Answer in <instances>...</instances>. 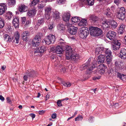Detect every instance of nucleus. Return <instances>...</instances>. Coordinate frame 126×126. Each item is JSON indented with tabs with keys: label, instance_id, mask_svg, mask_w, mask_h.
<instances>
[{
	"label": "nucleus",
	"instance_id": "f257e3e1",
	"mask_svg": "<svg viewBox=\"0 0 126 126\" xmlns=\"http://www.w3.org/2000/svg\"><path fill=\"white\" fill-rule=\"evenodd\" d=\"M65 48L66 59H71L73 61H77L79 59V55L75 53L72 54L73 50L70 46H66Z\"/></svg>",
	"mask_w": 126,
	"mask_h": 126
},
{
	"label": "nucleus",
	"instance_id": "f03ea898",
	"mask_svg": "<svg viewBox=\"0 0 126 126\" xmlns=\"http://www.w3.org/2000/svg\"><path fill=\"white\" fill-rule=\"evenodd\" d=\"M93 59L92 57L90 58L86 63L81 66L80 69L81 70H83L87 69L86 73L90 74L91 73V71L93 70V68L95 67V63H93L92 62V60H93Z\"/></svg>",
	"mask_w": 126,
	"mask_h": 126
},
{
	"label": "nucleus",
	"instance_id": "7ed1b4c3",
	"mask_svg": "<svg viewBox=\"0 0 126 126\" xmlns=\"http://www.w3.org/2000/svg\"><path fill=\"white\" fill-rule=\"evenodd\" d=\"M104 49L103 47H100L96 48L95 50V55H98L99 54L98 56L97 61L98 64L103 63L104 62L105 57L104 55L102 54L103 53Z\"/></svg>",
	"mask_w": 126,
	"mask_h": 126
},
{
	"label": "nucleus",
	"instance_id": "20e7f679",
	"mask_svg": "<svg viewBox=\"0 0 126 126\" xmlns=\"http://www.w3.org/2000/svg\"><path fill=\"white\" fill-rule=\"evenodd\" d=\"M4 40L6 42H9L11 41L13 43L15 42L16 43H18L19 42V39L20 35L18 32L16 33L14 37L12 39L10 36L8 34H5L4 35Z\"/></svg>",
	"mask_w": 126,
	"mask_h": 126
},
{
	"label": "nucleus",
	"instance_id": "39448f33",
	"mask_svg": "<svg viewBox=\"0 0 126 126\" xmlns=\"http://www.w3.org/2000/svg\"><path fill=\"white\" fill-rule=\"evenodd\" d=\"M89 34L88 28L86 27H82L79 29V32L80 37L82 39H85Z\"/></svg>",
	"mask_w": 126,
	"mask_h": 126
},
{
	"label": "nucleus",
	"instance_id": "423d86ee",
	"mask_svg": "<svg viewBox=\"0 0 126 126\" xmlns=\"http://www.w3.org/2000/svg\"><path fill=\"white\" fill-rule=\"evenodd\" d=\"M125 9L124 7L118 8L116 16L119 19L123 20L125 19Z\"/></svg>",
	"mask_w": 126,
	"mask_h": 126
},
{
	"label": "nucleus",
	"instance_id": "0eeeda50",
	"mask_svg": "<svg viewBox=\"0 0 126 126\" xmlns=\"http://www.w3.org/2000/svg\"><path fill=\"white\" fill-rule=\"evenodd\" d=\"M55 40V38L54 35L50 34L47 36L44 40L46 43L47 45H49L53 43Z\"/></svg>",
	"mask_w": 126,
	"mask_h": 126
},
{
	"label": "nucleus",
	"instance_id": "6e6552de",
	"mask_svg": "<svg viewBox=\"0 0 126 126\" xmlns=\"http://www.w3.org/2000/svg\"><path fill=\"white\" fill-rule=\"evenodd\" d=\"M42 33H40L39 35H36L32 41L33 46L37 47L39 45L41 41V35H42Z\"/></svg>",
	"mask_w": 126,
	"mask_h": 126
},
{
	"label": "nucleus",
	"instance_id": "1a4fd4ad",
	"mask_svg": "<svg viewBox=\"0 0 126 126\" xmlns=\"http://www.w3.org/2000/svg\"><path fill=\"white\" fill-rule=\"evenodd\" d=\"M67 26L68 27L67 30L71 34L74 35L76 33L78 29L77 27L72 26V25L70 24H68Z\"/></svg>",
	"mask_w": 126,
	"mask_h": 126
},
{
	"label": "nucleus",
	"instance_id": "9d476101",
	"mask_svg": "<svg viewBox=\"0 0 126 126\" xmlns=\"http://www.w3.org/2000/svg\"><path fill=\"white\" fill-rule=\"evenodd\" d=\"M116 33L114 31H110L106 34L107 37L110 40L113 41L115 39Z\"/></svg>",
	"mask_w": 126,
	"mask_h": 126
},
{
	"label": "nucleus",
	"instance_id": "9b49d317",
	"mask_svg": "<svg viewBox=\"0 0 126 126\" xmlns=\"http://www.w3.org/2000/svg\"><path fill=\"white\" fill-rule=\"evenodd\" d=\"M103 14L108 18H111L112 17L113 13L112 10L110 8L106 9L103 11Z\"/></svg>",
	"mask_w": 126,
	"mask_h": 126
},
{
	"label": "nucleus",
	"instance_id": "f8f14e48",
	"mask_svg": "<svg viewBox=\"0 0 126 126\" xmlns=\"http://www.w3.org/2000/svg\"><path fill=\"white\" fill-rule=\"evenodd\" d=\"M47 50L46 47L45 46H42L36 48L34 50V54L37 53H42L44 52Z\"/></svg>",
	"mask_w": 126,
	"mask_h": 126
},
{
	"label": "nucleus",
	"instance_id": "ddd939ff",
	"mask_svg": "<svg viewBox=\"0 0 126 126\" xmlns=\"http://www.w3.org/2000/svg\"><path fill=\"white\" fill-rule=\"evenodd\" d=\"M30 35V32L28 31H26L24 32L22 34L21 37L24 41H28Z\"/></svg>",
	"mask_w": 126,
	"mask_h": 126
},
{
	"label": "nucleus",
	"instance_id": "4468645a",
	"mask_svg": "<svg viewBox=\"0 0 126 126\" xmlns=\"http://www.w3.org/2000/svg\"><path fill=\"white\" fill-rule=\"evenodd\" d=\"M7 9V6L5 3H0V15H3L6 10Z\"/></svg>",
	"mask_w": 126,
	"mask_h": 126
},
{
	"label": "nucleus",
	"instance_id": "2eb2a0df",
	"mask_svg": "<svg viewBox=\"0 0 126 126\" xmlns=\"http://www.w3.org/2000/svg\"><path fill=\"white\" fill-rule=\"evenodd\" d=\"M98 67L99 68V72L101 74L105 72V69L107 68L106 66L103 64H100Z\"/></svg>",
	"mask_w": 126,
	"mask_h": 126
},
{
	"label": "nucleus",
	"instance_id": "dca6fc26",
	"mask_svg": "<svg viewBox=\"0 0 126 126\" xmlns=\"http://www.w3.org/2000/svg\"><path fill=\"white\" fill-rule=\"evenodd\" d=\"M57 29L62 33H64L66 32L65 26L62 24H59L58 25Z\"/></svg>",
	"mask_w": 126,
	"mask_h": 126
},
{
	"label": "nucleus",
	"instance_id": "f3484780",
	"mask_svg": "<svg viewBox=\"0 0 126 126\" xmlns=\"http://www.w3.org/2000/svg\"><path fill=\"white\" fill-rule=\"evenodd\" d=\"M51 50L58 54H62L63 51L62 48L59 46L56 47L55 49H54L53 47H52Z\"/></svg>",
	"mask_w": 126,
	"mask_h": 126
},
{
	"label": "nucleus",
	"instance_id": "a211bd4d",
	"mask_svg": "<svg viewBox=\"0 0 126 126\" xmlns=\"http://www.w3.org/2000/svg\"><path fill=\"white\" fill-rule=\"evenodd\" d=\"M27 6L24 4H21L18 5V10L21 12H25L27 10Z\"/></svg>",
	"mask_w": 126,
	"mask_h": 126
},
{
	"label": "nucleus",
	"instance_id": "6ab92c4d",
	"mask_svg": "<svg viewBox=\"0 0 126 126\" xmlns=\"http://www.w3.org/2000/svg\"><path fill=\"white\" fill-rule=\"evenodd\" d=\"M27 74L29 77V78H32L35 77L36 75V73L33 70L28 71Z\"/></svg>",
	"mask_w": 126,
	"mask_h": 126
},
{
	"label": "nucleus",
	"instance_id": "aec40b11",
	"mask_svg": "<svg viewBox=\"0 0 126 126\" xmlns=\"http://www.w3.org/2000/svg\"><path fill=\"white\" fill-rule=\"evenodd\" d=\"M19 19L18 18L16 17L13 19V26L15 28H18L19 25Z\"/></svg>",
	"mask_w": 126,
	"mask_h": 126
},
{
	"label": "nucleus",
	"instance_id": "412c9836",
	"mask_svg": "<svg viewBox=\"0 0 126 126\" xmlns=\"http://www.w3.org/2000/svg\"><path fill=\"white\" fill-rule=\"evenodd\" d=\"M119 56L122 59H126V49H123L120 53Z\"/></svg>",
	"mask_w": 126,
	"mask_h": 126
},
{
	"label": "nucleus",
	"instance_id": "4be33fe9",
	"mask_svg": "<svg viewBox=\"0 0 126 126\" xmlns=\"http://www.w3.org/2000/svg\"><path fill=\"white\" fill-rule=\"evenodd\" d=\"M71 15L69 12H66L63 16V20L65 22L68 21Z\"/></svg>",
	"mask_w": 126,
	"mask_h": 126
},
{
	"label": "nucleus",
	"instance_id": "5701e85b",
	"mask_svg": "<svg viewBox=\"0 0 126 126\" xmlns=\"http://www.w3.org/2000/svg\"><path fill=\"white\" fill-rule=\"evenodd\" d=\"M96 27L91 26L89 27L90 34L91 35L95 36Z\"/></svg>",
	"mask_w": 126,
	"mask_h": 126
},
{
	"label": "nucleus",
	"instance_id": "b1692460",
	"mask_svg": "<svg viewBox=\"0 0 126 126\" xmlns=\"http://www.w3.org/2000/svg\"><path fill=\"white\" fill-rule=\"evenodd\" d=\"M36 12V11L35 9H32L30 10H28L27 15L30 16H32L35 15Z\"/></svg>",
	"mask_w": 126,
	"mask_h": 126
},
{
	"label": "nucleus",
	"instance_id": "393cba45",
	"mask_svg": "<svg viewBox=\"0 0 126 126\" xmlns=\"http://www.w3.org/2000/svg\"><path fill=\"white\" fill-rule=\"evenodd\" d=\"M87 24L86 19H83L81 20L79 23L78 24V25L79 26H86Z\"/></svg>",
	"mask_w": 126,
	"mask_h": 126
},
{
	"label": "nucleus",
	"instance_id": "a878e982",
	"mask_svg": "<svg viewBox=\"0 0 126 126\" xmlns=\"http://www.w3.org/2000/svg\"><path fill=\"white\" fill-rule=\"evenodd\" d=\"M95 36H98L101 35L102 33V31L101 29L96 27Z\"/></svg>",
	"mask_w": 126,
	"mask_h": 126
},
{
	"label": "nucleus",
	"instance_id": "bb28decb",
	"mask_svg": "<svg viewBox=\"0 0 126 126\" xmlns=\"http://www.w3.org/2000/svg\"><path fill=\"white\" fill-rule=\"evenodd\" d=\"M45 5V2L43 1H41L39 3L37 6L38 8L39 9L41 10Z\"/></svg>",
	"mask_w": 126,
	"mask_h": 126
},
{
	"label": "nucleus",
	"instance_id": "cd10ccee",
	"mask_svg": "<svg viewBox=\"0 0 126 126\" xmlns=\"http://www.w3.org/2000/svg\"><path fill=\"white\" fill-rule=\"evenodd\" d=\"M89 18L92 20L94 22H97L98 21V18L97 16L93 15H90L89 16Z\"/></svg>",
	"mask_w": 126,
	"mask_h": 126
},
{
	"label": "nucleus",
	"instance_id": "c85d7f7f",
	"mask_svg": "<svg viewBox=\"0 0 126 126\" xmlns=\"http://www.w3.org/2000/svg\"><path fill=\"white\" fill-rule=\"evenodd\" d=\"M104 51L103 52H105L106 54V56H108L111 55V52L108 48L104 49Z\"/></svg>",
	"mask_w": 126,
	"mask_h": 126
},
{
	"label": "nucleus",
	"instance_id": "c756f323",
	"mask_svg": "<svg viewBox=\"0 0 126 126\" xmlns=\"http://www.w3.org/2000/svg\"><path fill=\"white\" fill-rule=\"evenodd\" d=\"M106 62L107 63L109 64L112 61V56L110 55L108 56H106Z\"/></svg>",
	"mask_w": 126,
	"mask_h": 126
},
{
	"label": "nucleus",
	"instance_id": "7c9ffc66",
	"mask_svg": "<svg viewBox=\"0 0 126 126\" xmlns=\"http://www.w3.org/2000/svg\"><path fill=\"white\" fill-rule=\"evenodd\" d=\"M71 20L72 22L75 23L77 22L78 21H80L79 17H78L77 16L72 17Z\"/></svg>",
	"mask_w": 126,
	"mask_h": 126
},
{
	"label": "nucleus",
	"instance_id": "2f4dec72",
	"mask_svg": "<svg viewBox=\"0 0 126 126\" xmlns=\"http://www.w3.org/2000/svg\"><path fill=\"white\" fill-rule=\"evenodd\" d=\"M39 0H33L29 4V5L31 7L35 5L39 2Z\"/></svg>",
	"mask_w": 126,
	"mask_h": 126
},
{
	"label": "nucleus",
	"instance_id": "473e14b6",
	"mask_svg": "<svg viewBox=\"0 0 126 126\" xmlns=\"http://www.w3.org/2000/svg\"><path fill=\"white\" fill-rule=\"evenodd\" d=\"M110 24L112 28H115L117 26V24L116 22L113 20L111 22Z\"/></svg>",
	"mask_w": 126,
	"mask_h": 126
},
{
	"label": "nucleus",
	"instance_id": "72a5a7b5",
	"mask_svg": "<svg viewBox=\"0 0 126 126\" xmlns=\"http://www.w3.org/2000/svg\"><path fill=\"white\" fill-rule=\"evenodd\" d=\"M12 13L11 12H8L6 14V18L7 19H10L12 17Z\"/></svg>",
	"mask_w": 126,
	"mask_h": 126
},
{
	"label": "nucleus",
	"instance_id": "f704fd0d",
	"mask_svg": "<svg viewBox=\"0 0 126 126\" xmlns=\"http://www.w3.org/2000/svg\"><path fill=\"white\" fill-rule=\"evenodd\" d=\"M51 8L47 7L45 9V14H50L51 13Z\"/></svg>",
	"mask_w": 126,
	"mask_h": 126
},
{
	"label": "nucleus",
	"instance_id": "c9c22d12",
	"mask_svg": "<svg viewBox=\"0 0 126 126\" xmlns=\"http://www.w3.org/2000/svg\"><path fill=\"white\" fill-rule=\"evenodd\" d=\"M124 26L123 24L121 25H120V29L119 30V33L120 34H122L123 33V32L124 31Z\"/></svg>",
	"mask_w": 126,
	"mask_h": 126
},
{
	"label": "nucleus",
	"instance_id": "e433bc0d",
	"mask_svg": "<svg viewBox=\"0 0 126 126\" xmlns=\"http://www.w3.org/2000/svg\"><path fill=\"white\" fill-rule=\"evenodd\" d=\"M4 25V20L2 18L0 17V29L3 28Z\"/></svg>",
	"mask_w": 126,
	"mask_h": 126
},
{
	"label": "nucleus",
	"instance_id": "4c0bfd02",
	"mask_svg": "<svg viewBox=\"0 0 126 126\" xmlns=\"http://www.w3.org/2000/svg\"><path fill=\"white\" fill-rule=\"evenodd\" d=\"M120 48V46L118 45L116 46L115 45L112 44L111 48L112 49L114 50H118Z\"/></svg>",
	"mask_w": 126,
	"mask_h": 126
},
{
	"label": "nucleus",
	"instance_id": "58836bf2",
	"mask_svg": "<svg viewBox=\"0 0 126 126\" xmlns=\"http://www.w3.org/2000/svg\"><path fill=\"white\" fill-rule=\"evenodd\" d=\"M59 12H56L53 15V18L54 19H56L59 18Z\"/></svg>",
	"mask_w": 126,
	"mask_h": 126
},
{
	"label": "nucleus",
	"instance_id": "ea45409f",
	"mask_svg": "<svg viewBox=\"0 0 126 126\" xmlns=\"http://www.w3.org/2000/svg\"><path fill=\"white\" fill-rule=\"evenodd\" d=\"M113 41V42L112 44L115 45L116 46L118 45L120 46L121 45V44L119 40H114Z\"/></svg>",
	"mask_w": 126,
	"mask_h": 126
},
{
	"label": "nucleus",
	"instance_id": "a19ab883",
	"mask_svg": "<svg viewBox=\"0 0 126 126\" xmlns=\"http://www.w3.org/2000/svg\"><path fill=\"white\" fill-rule=\"evenodd\" d=\"M94 0H86V3L89 5H92L94 3Z\"/></svg>",
	"mask_w": 126,
	"mask_h": 126
},
{
	"label": "nucleus",
	"instance_id": "79ce46f5",
	"mask_svg": "<svg viewBox=\"0 0 126 126\" xmlns=\"http://www.w3.org/2000/svg\"><path fill=\"white\" fill-rule=\"evenodd\" d=\"M83 119V117L81 115H79L75 118V121H77L81 120Z\"/></svg>",
	"mask_w": 126,
	"mask_h": 126
},
{
	"label": "nucleus",
	"instance_id": "37998d69",
	"mask_svg": "<svg viewBox=\"0 0 126 126\" xmlns=\"http://www.w3.org/2000/svg\"><path fill=\"white\" fill-rule=\"evenodd\" d=\"M62 84L64 86L67 87H70L71 85V83L68 82H63L62 83Z\"/></svg>",
	"mask_w": 126,
	"mask_h": 126
},
{
	"label": "nucleus",
	"instance_id": "c03bdc74",
	"mask_svg": "<svg viewBox=\"0 0 126 126\" xmlns=\"http://www.w3.org/2000/svg\"><path fill=\"white\" fill-rule=\"evenodd\" d=\"M9 3L10 5L12 6L15 4L16 0H10Z\"/></svg>",
	"mask_w": 126,
	"mask_h": 126
},
{
	"label": "nucleus",
	"instance_id": "a18cd8bd",
	"mask_svg": "<svg viewBox=\"0 0 126 126\" xmlns=\"http://www.w3.org/2000/svg\"><path fill=\"white\" fill-rule=\"evenodd\" d=\"M102 23L103 25H107V26H106L107 28H108L109 27V25L110 24V22H109V21H104V22H103V23Z\"/></svg>",
	"mask_w": 126,
	"mask_h": 126
},
{
	"label": "nucleus",
	"instance_id": "49530a36",
	"mask_svg": "<svg viewBox=\"0 0 126 126\" xmlns=\"http://www.w3.org/2000/svg\"><path fill=\"white\" fill-rule=\"evenodd\" d=\"M44 23V19L43 18H42L38 20V23L40 24H43Z\"/></svg>",
	"mask_w": 126,
	"mask_h": 126
},
{
	"label": "nucleus",
	"instance_id": "de8ad7c7",
	"mask_svg": "<svg viewBox=\"0 0 126 126\" xmlns=\"http://www.w3.org/2000/svg\"><path fill=\"white\" fill-rule=\"evenodd\" d=\"M45 19H46L47 20H48V22H49L50 19V14H45Z\"/></svg>",
	"mask_w": 126,
	"mask_h": 126
},
{
	"label": "nucleus",
	"instance_id": "09e8293b",
	"mask_svg": "<svg viewBox=\"0 0 126 126\" xmlns=\"http://www.w3.org/2000/svg\"><path fill=\"white\" fill-rule=\"evenodd\" d=\"M114 64L116 67H119L120 65L119 61L117 60H115Z\"/></svg>",
	"mask_w": 126,
	"mask_h": 126
},
{
	"label": "nucleus",
	"instance_id": "8fccbe9b",
	"mask_svg": "<svg viewBox=\"0 0 126 126\" xmlns=\"http://www.w3.org/2000/svg\"><path fill=\"white\" fill-rule=\"evenodd\" d=\"M61 72H63V73H64L66 70V69L65 68L64 66H61Z\"/></svg>",
	"mask_w": 126,
	"mask_h": 126
},
{
	"label": "nucleus",
	"instance_id": "3c124183",
	"mask_svg": "<svg viewBox=\"0 0 126 126\" xmlns=\"http://www.w3.org/2000/svg\"><path fill=\"white\" fill-rule=\"evenodd\" d=\"M62 101V100H58L57 102V103L58 106L60 107L62 106V104L61 103Z\"/></svg>",
	"mask_w": 126,
	"mask_h": 126
},
{
	"label": "nucleus",
	"instance_id": "603ef678",
	"mask_svg": "<svg viewBox=\"0 0 126 126\" xmlns=\"http://www.w3.org/2000/svg\"><path fill=\"white\" fill-rule=\"evenodd\" d=\"M48 29H52L54 27V26L52 23H50L48 26Z\"/></svg>",
	"mask_w": 126,
	"mask_h": 126
},
{
	"label": "nucleus",
	"instance_id": "864d4df0",
	"mask_svg": "<svg viewBox=\"0 0 126 126\" xmlns=\"http://www.w3.org/2000/svg\"><path fill=\"white\" fill-rule=\"evenodd\" d=\"M21 22L23 24H25V22L26 21V17H23L21 18Z\"/></svg>",
	"mask_w": 126,
	"mask_h": 126
},
{
	"label": "nucleus",
	"instance_id": "5fc2aeb1",
	"mask_svg": "<svg viewBox=\"0 0 126 126\" xmlns=\"http://www.w3.org/2000/svg\"><path fill=\"white\" fill-rule=\"evenodd\" d=\"M7 100V102L10 104H11L12 103V101L10 97H8L6 98Z\"/></svg>",
	"mask_w": 126,
	"mask_h": 126
},
{
	"label": "nucleus",
	"instance_id": "6e6d98bb",
	"mask_svg": "<svg viewBox=\"0 0 126 126\" xmlns=\"http://www.w3.org/2000/svg\"><path fill=\"white\" fill-rule=\"evenodd\" d=\"M28 78H29V77L28 75L26 73V75L24 76L23 79L27 81Z\"/></svg>",
	"mask_w": 126,
	"mask_h": 126
},
{
	"label": "nucleus",
	"instance_id": "4d7b16f0",
	"mask_svg": "<svg viewBox=\"0 0 126 126\" xmlns=\"http://www.w3.org/2000/svg\"><path fill=\"white\" fill-rule=\"evenodd\" d=\"M65 0H58V2L59 4H63L65 1Z\"/></svg>",
	"mask_w": 126,
	"mask_h": 126
},
{
	"label": "nucleus",
	"instance_id": "13d9d810",
	"mask_svg": "<svg viewBox=\"0 0 126 126\" xmlns=\"http://www.w3.org/2000/svg\"><path fill=\"white\" fill-rule=\"evenodd\" d=\"M121 79L123 81L126 80V76L122 74V77Z\"/></svg>",
	"mask_w": 126,
	"mask_h": 126
},
{
	"label": "nucleus",
	"instance_id": "bf43d9fd",
	"mask_svg": "<svg viewBox=\"0 0 126 126\" xmlns=\"http://www.w3.org/2000/svg\"><path fill=\"white\" fill-rule=\"evenodd\" d=\"M80 1L82 5L86 3V0H80Z\"/></svg>",
	"mask_w": 126,
	"mask_h": 126
},
{
	"label": "nucleus",
	"instance_id": "052dcab7",
	"mask_svg": "<svg viewBox=\"0 0 126 126\" xmlns=\"http://www.w3.org/2000/svg\"><path fill=\"white\" fill-rule=\"evenodd\" d=\"M100 78V77L99 76L98 77L94 76L93 78V79L94 80H95L97 79H99Z\"/></svg>",
	"mask_w": 126,
	"mask_h": 126
},
{
	"label": "nucleus",
	"instance_id": "680f3d73",
	"mask_svg": "<svg viewBox=\"0 0 126 126\" xmlns=\"http://www.w3.org/2000/svg\"><path fill=\"white\" fill-rule=\"evenodd\" d=\"M57 116V114L56 113H54L52 114L51 117L53 119L55 118Z\"/></svg>",
	"mask_w": 126,
	"mask_h": 126
},
{
	"label": "nucleus",
	"instance_id": "e2e57ef3",
	"mask_svg": "<svg viewBox=\"0 0 126 126\" xmlns=\"http://www.w3.org/2000/svg\"><path fill=\"white\" fill-rule=\"evenodd\" d=\"M117 76L120 79H121L122 77V74H121V73H119V72H118L117 74Z\"/></svg>",
	"mask_w": 126,
	"mask_h": 126
},
{
	"label": "nucleus",
	"instance_id": "0e129e2a",
	"mask_svg": "<svg viewBox=\"0 0 126 126\" xmlns=\"http://www.w3.org/2000/svg\"><path fill=\"white\" fill-rule=\"evenodd\" d=\"M45 112V110H41L39 111L38 113L42 115Z\"/></svg>",
	"mask_w": 126,
	"mask_h": 126
},
{
	"label": "nucleus",
	"instance_id": "69168bd1",
	"mask_svg": "<svg viewBox=\"0 0 126 126\" xmlns=\"http://www.w3.org/2000/svg\"><path fill=\"white\" fill-rule=\"evenodd\" d=\"M30 115L31 116L32 119L34 118L35 116V114L33 113H31L30 114Z\"/></svg>",
	"mask_w": 126,
	"mask_h": 126
},
{
	"label": "nucleus",
	"instance_id": "338daca9",
	"mask_svg": "<svg viewBox=\"0 0 126 126\" xmlns=\"http://www.w3.org/2000/svg\"><path fill=\"white\" fill-rule=\"evenodd\" d=\"M119 2V0H114V2L117 5L118 4Z\"/></svg>",
	"mask_w": 126,
	"mask_h": 126
},
{
	"label": "nucleus",
	"instance_id": "774afa93",
	"mask_svg": "<svg viewBox=\"0 0 126 126\" xmlns=\"http://www.w3.org/2000/svg\"><path fill=\"white\" fill-rule=\"evenodd\" d=\"M0 100L2 101H3L4 100V98L1 95H0Z\"/></svg>",
	"mask_w": 126,
	"mask_h": 126
}]
</instances>
